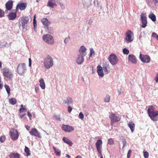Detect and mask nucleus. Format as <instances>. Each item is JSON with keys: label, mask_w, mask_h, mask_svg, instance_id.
<instances>
[{"label": "nucleus", "mask_w": 158, "mask_h": 158, "mask_svg": "<svg viewBox=\"0 0 158 158\" xmlns=\"http://www.w3.org/2000/svg\"><path fill=\"white\" fill-rule=\"evenodd\" d=\"M27 7V4L26 3H20L17 5L16 6V10L17 11L18 8H19L21 10H24Z\"/></svg>", "instance_id": "5701e85b"}, {"label": "nucleus", "mask_w": 158, "mask_h": 158, "mask_svg": "<svg viewBox=\"0 0 158 158\" xmlns=\"http://www.w3.org/2000/svg\"><path fill=\"white\" fill-rule=\"evenodd\" d=\"M85 56L78 55L76 60V63L78 64H81L83 63L84 61V57Z\"/></svg>", "instance_id": "f3484780"}, {"label": "nucleus", "mask_w": 158, "mask_h": 158, "mask_svg": "<svg viewBox=\"0 0 158 158\" xmlns=\"http://www.w3.org/2000/svg\"><path fill=\"white\" fill-rule=\"evenodd\" d=\"M76 158H82V157L80 155H78L76 156Z\"/></svg>", "instance_id": "0e129e2a"}, {"label": "nucleus", "mask_w": 158, "mask_h": 158, "mask_svg": "<svg viewBox=\"0 0 158 158\" xmlns=\"http://www.w3.org/2000/svg\"><path fill=\"white\" fill-rule=\"evenodd\" d=\"M55 119H56V120H60V118L58 116L55 115Z\"/></svg>", "instance_id": "5fc2aeb1"}, {"label": "nucleus", "mask_w": 158, "mask_h": 158, "mask_svg": "<svg viewBox=\"0 0 158 158\" xmlns=\"http://www.w3.org/2000/svg\"><path fill=\"white\" fill-rule=\"evenodd\" d=\"M41 21L43 24L46 27L49 26L51 24L50 22L49 21L47 18L42 19Z\"/></svg>", "instance_id": "b1692460"}, {"label": "nucleus", "mask_w": 158, "mask_h": 158, "mask_svg": "<svg viewBox=\"0 0 158 158\" xmlns=\"http://www.w3.org/2000/svg\"><path fill=\"white\" fill-rule=\"evenodd\" d=\"M44 41L48 44H53L54 40L53 37L50 35L46 34L44 35L42 37Z\"/></svg>", "instance_id": "20e7f679"}, {"label": "nucleus", "mask_w": 158, "mask_h": 158, "mask_svg": "<svg viewBox=\"0 0 158 158\" xmlns=\"http://www.w3.org/2000/svg\"><path fill=\"white\" fill-rule=\"evenodd\" d=\"M13 5V1L11 0L8 1L6 2L5 4L6 9L8 10H10L12 8Z\"/></svg>", "instance_id": "6ab92c4d"}, {"label": "nucleus", "mask_w": 158, "mask_h": 158, "mask_svg": "<svg viewBox=\"0 0 158 158\" xmlns=\"http://www.w3.org/2000/svg\"><path fill=\"white\" fill-rule=\"evenodd\" d=\"M10 136L12 140H17L19 136V133L17 130L15 129H11L10 131Z\"/></svg>", "instance_id": "423d86ee"}, {"label": "nucleus", "mask_w": 158, "mask_h": 158, "mask_svg": "<svg viewBox=\"0 0 158 158\" xmlns=\"http://www.w3.org/2000/svg\"><path fill=\"white\" fill-rule=\"evenodd\" d=\"M3 74L5 77L9 79H10L13 76L12 73L7 69L3 70Z\"/></svg>", "instance_id": "9d476101"}, {"label": "nucleus", "mask_w": 158, "mask_h": 158, "mask_svg": "<svg viewBox=\"0 0 158 158\" xmlns=\"http://www.w3.org/2000/svg\"><path fill=\"white\" fill-rule=\"evenodd\" d=\"M131 153V150H129L127 154V158H130Z\"/></svg>", "instance_id": "49530a36"}, {"label": "nucleus", "mask_w": 158, "mask_h": 158, "mask_svg": "<svg viewBox=\"0 0 158 158\" xmlns=\"http://www.w3.org/2000/svg\"><path fill=\"white\" fill-rule=\"evenodd\" d=\"M25 115H26V114H23L22 115H20L19 116H20V118H22Z\"/></svg>", "instance_id": "052dcab7"}, {"label": "nucleus", "mask_w": 158, "mask_h": 158, "mask_svg": "<svg viewBox=\"0 0 158 158\" xmlns=\"http://www.w3.org/2000/svg\"><path fill=\"white\" fill-rule=\"evenodd\" d=\"M114 143V141L113 139L110 138L109 139V144L112 145Z\"/></svg>", "instance_id": "8fccbe9b"}, {"label": "nucleus", "mask_w": 158, "mask_h": 158, "mask_svg": "<svg viewBox=\"0 0 158 158\" xmlns=\"http://www.w3.org/2000/svg\"><path fill=\"white\" fill-rule=\"evenodd\" d=\"M68 111L69 112V113H70L72 110V108L70 106H68Z\"/></svg>", "instance_id": "603ef678"}, {"label": "nucleus", "mask_w": 158, "mask_h": 158, "mask_svg": "<svg viewBox=\"0 0 158 158\" xmlns=\"http://www.w3.org/2000/svg\"><path fill=\"white\" fill-rule=\"evenodd\" d=\"M26 70V64L24 63H21L19 64L16 69L17 72L20 75H22L25 73Z\"/></svg>", "instance_id": "7ed1b4c3"}, {"label": "nucleus", "mask_w": 158, "mask_h": 158, "mask_svg": "<svg viewBox=\"0 0 158 158\" xmlns=\"http://www.w3.org/2000/svg\"><path fill=\"white\" fill-rule=\"evenodd\" d=\"M40 86L42 89H44L45 88V84L43 78L41 79L39 81Z\"/></svg>", "instance_id": "c85d7f7f"}, {"label": "nucleus", "mask_w": 158, "mask_h": 158, "mask_svg": "<svg viewBox=\"0 0 158 158\" xmlns=\"http://www.w3.org/2000/svg\"><path fill=\"white\" fill-rule=\"evenodd\" d=\"M123 146H124L126 144V141L125 139H124V141H123Z\"/></svg>", "instance_id": "e2e57ef3"}, {"label": "nucleus", "mask_w": 158, "mask_h": 158, "mask_svg": "<svg viewBox=\"0 0 158 158\" xmlns=\"http://www.w3.org/2000/svg\"><path fill=\"white\" fill-rule=\"evenodd\" d=\"M154 80L156 83L158 82V73H157L156 77H155Z\"/></svg>", "instance_id": "3c124183"}, {"label": "nucleus", "mask_w": 158, "mask_h": 158, "mask_svg": "<svg viewBox=\"0 0 158 158\" xmlns=\"http://www.w3.org/2000/svg\"><path fill=\"white\" fill-rule=\"evenodd\" d=\"M109 64L106 62L103 63V68L104 71H105L107 73H108V68Z\"/></svg>", "instance_id": "2f4dec72"}, {"label": "nucleus", "mask_w": 158, "mask_h": 158, "mask_svg": "<svg viewBox=\"0 0 158 158\" xmlns=\"http://www.w3.org/2000/svg\"><path fill=\"white\" fill-rule=\"evenodd\" d=\"M17 10H15L14 12H11L8 15V17L10 20H13L16 17V13Z\"/></svg>", "instance_id": "a211bd4d"}, {"label": "nucleus", "mask_w": 158, "mask_h": 158, "mask_svg": "<svg viewBox=\"0 0 158 158\" xmlns=\"http://www.w3.org/2000/svg\"><path fill=\"white\" fill-rule=\"evenodd\" d=\"M57 0H49L47 6L51 8H54L57 6Z\"/></svg>", "instance_id": "ddd939ff"}, {"label": "nucleus", "mask_w": 158, "mask_h": 158, "mask_svg": "<svg viewBox=\"0 0 158 158\" xmlns=\"http://www.w3.org/2000/svg\"><path fill=\"white\" fill-rule=\"evenodd\" d=\"M25 127L26 128V129L28 131L30 127V126H28V125L26 126Z\"/></svg>", "instance_id": "13d9d810"}, {"label": "nucleus", "mask_w": 158, "mask_h": 158, "mask_svg": "<svg viewBox=\"0 0 158 158\" xmlns=\"http://www.w3.org/2000/svg\"><path fill=\"white\" fill-rule=\"evenodd\" d=\"M44 65L46 68L49 69L53 65L52 58L50 56H48L44 60Z\"/></svg>", "instance_id": "f03ea898"}, {"label": "nucleus", "mask_w": 158, "mask_h": 158, "mask_svg": "<svg viewBox=\"0 0 158 158\" xmlns=\"http://www.w3.org/2000/svg\"><path fill=\"white\" fill-rule=\"evenodd\" d=\"M10 158H20L19 154L17 153L12 152L9 156Z\"/></svg>", "instance_id": "a878e982"}, {"label": "nucleus", "mask_w": 158, "mask_h": 158, "mask_svg": "<svg viewBox=\"0 0 158 158\" xmlns=\"http://www.w3.org/2000/svg\"><path fill=\"white\" fill-rule=\"evenodd\" d=\"M139 58L144 63H148L150 61V57L147 55H143L140 54Z\"/></svg>", "instance_id": "1a4fd4ad"}, {"label": "nucleus", "mask_w": 158, "mask_h": 158, "mask_svg": "<svg viewBox=\"0 0 158 158\" xmlns=\"http://www.w3.org/2000/svg\"><path fill=\"white\" fill-rule=\"evenodd\" d=\"M143 156L144 158H148L149 153L147 152H143Z\"/></svg>", "instance_id": "4c0bfd02"}, {"label": "nucleus", "mask_w": 158, "mask_h": 158, "mask_svg": "<svg viewBox=\"0 0 158 158\" xmlns=\"http://www.w3.org/2000/svg\"><path fill=\"white\" fill-rule=\"evenodd\" d=\"M141 18L142 22V27L143 28H145L147 26V18L145 15L142 14L141 15Z\"/></svg>", "instance_id": "4468645a"}, {"label": "nucleus", "mask_w": 158, "mask_h": 158, "mask_svg": "<svg viewBox=\"0 0 158 158\" xmlns=\"http://www.w3.org/2000/svg\"><path fill=\"white\" fill-rule=\"evenodd\" d=\"M128 60L133 64H136L137 62L136 58L133 55L130 54L128 56Z\"/></svg>", "instance_id": "4be33fe9"}, {"label": "nucleus", "mask_w": 158, "mask_h": 158, "mask_svg": "<svg viewBox=\"0 0 158 158\" xmlns=\"http://www.w3.org/2000/svg\"><path fill=\"white\" fill-rule=\"evenodd\" d=\"M102 141L100 139L98 140L96 143V147L99 154H101V152H102Z\"/></svg>", "instance_id": "9b49d317"}, {"label": "nucleus", "mask_w": 158, "mask_h": 158, "mask_svg": "<svg viewBox=\"0 0 158 158\" xmlns=\"http://www.w3.org/2000/svg\"><path fill=\"white\" fill-rule=\"evenodd\" d=\"M123 52L124 54L128 55L129 53V51L128 49L126 48H124L123 49Z\"/></svg>", "instance_id": "e433bc0d"}, {"label": "nucleus", "mask_w": 158, "mask_h": 158, "mask_svg": "<svg viewBox=\"0 0 158 158\" xmlns=\"http://www.w3.org/2000/svg\"><path fill=\"white\" fill-rule=\"evenodd\" d=\"M94 2L95 6L98 7V1L97 0H94Z\"/></svg>", "instance_id": "09e8293b"}, {"label": "nucleus", "mask_w": 158, "mask_h": 158, "mask_svg": "<svg viewBox=\"0 0 158 158\" xmlns=\"http://www.w3.org/2000/svg\"><path fill=\"white\" fill-rule=\"evenodd\" d=\"M62 140L64 143L68 144L69 146H72L73 143L72 141L67 138L64 137L62 139Z\"/></svg>", "instance_id": "bb28decb"}, {"label": "nucleus", "mask_w": 158, "mask_h": 158, "mask_svg": "<svg viewBox=\"0 0 158 158\" xmlns=\"http://www.w3.org/2000/svg\"><path fill=\"white\" fill-rule=\"evenodd\" d=\"M97 72L99 76L102 77L104 76L102 67L100 65H98L97 68Z\"/></svg>", "instance_id": "aec40b11"}, {"label": "nucleus", "mask_w": 158, "mask_h": 158, "mask_svg": "<svg viewBox=\"0 0 158 158\" xmlns=\"http://www.w3.org/2000/svg\"><path fill=\"white\" fill-rule=\"evenodd\" d=\"M25 152L26 153L27 156L30 155V149L28 147L26 146L25 148Z\"/></svg>", "instance_id": "f704fd0d"}, {"label": "nucleus", "mask_w": 158, "mask_h": 158, "mask_svg": "<svg viewBox=\"0 0 158 158\" xmlns=\"http://www.w3.org/2000/svg\"><path fill=\"white\" fill-rule=\"evenodd\" d=\"M3 87V84L2 83H0V89H2Z\"/></svg>", "instance_id": "680f3d73"}, {"label": "nucleus", "mask_w": 158, "mask_h": 158, "mask_svg": "<svg viewBox=\"0 0 158 158\" xmlns=\"http://www.w3.org/2000/svg\"><path fill=\"white\" fill-rule=\"evenodd\" d=\"M38 89H39V88L37 87L35 88V90L36 92H37V91L38 90Z\"/></svg>", "instance_id": "338daca9"}, {"label": "nucleus", "mask_w": 158, "mask_h": 158, "mask_svg": "<svg viewBox=\"0 0 158 158\" xmlns=\"http://www.w3.org/2000/svg\"><path fill=\"white\" fill-rule=\"evenodd\" d=\"M93 23V20L92 19H90L88 20L87 21V23L89 25L92 24Z\"/></svg>", "instance_id": "79ce46f5"}, {"label": "nucleus", "mask_w": 158, "mask_h": 158, "mask_svg": "<svg viewBox=\"0 0 158 158\" xmlns=\"http://www.w3.org/2000/svg\"><path fill=\"white\" fill-rule=\"evenodd\" d=\"M104 100L105 102H109V95H106L104 98Z\"/></svg>", "instance_id": "c03bdc74"}, {"label": "nucleus", "mask_w": 158, "mask_h": 158, "mask_svg": "<svg viewBox=\"0 0 158 158\" xmlns=\"http://www.w3.org/2000/svg\"><path fill=\"white\" fill-rule=\"evenodd\" d=\"M149 18L153 22L156 21V18L155 15L153 14H151L149 15Z\"/></svg>", "instance_id": "7c9ffc66"}, {"label": "nucleus", "mask_w": 158, "mask_h": 158, "mask_svg": "<svg viewBox=\"0 0 158 158\" xmlns=\"http://www.w3.org/2000/svg\"><path fill=\"white\" fill-rule=\"evenodd\" d=\"M110 118L111 119V125H113V123L119 121L121 119V116H116L114 114H111L110 116Z\"/></svg>", "instance_id": "0eeeda50"}, {"label": "nucleus", "mask_w": 158, "mask_h": 158, "mask_svg": "<svg viewBox=\"0 0 158 158\" xmlns=\"http://www.w3.org/2000/svg\"><path fill=\"white\" fill-rule=\"evenodd\" d=\"M27 115L29 117H31L32 116V115L31 113L29 112H27Z\"/></svg>", "instance_id": "4d7b16f0"}, {"label": "nucleus", "mask_w": 158, "mask_h": 158, "mask_svg": "<svg viewBox=\"0 0 158 158\" xmlns=\"http://www.w3.org/2000/svg\"><path fill=\"white\" fill-rule=\"evenodd\" d=\"M90 49V53L89 56V58L91 57L92 56L95 55L94 51L93 48H91Z\"/></svg>", "instance_id": "c9c22d12"}, {"label": "nucleus", "mask_w": 158, "mask_h": 158, "mask_svg": "<svg viewBox=\"0 0 158 158\" xmlns=\"http://www.w3.org/2000/svg\"><path fill=\"white\" fill-rule=\"evenodd\" d=\"M62 129L65 132H70L74 130L73 127L68 125H63L62 126Z\"/></svg>", "instance_id": "dca6fc26"}, {"label": "nucleus", "mask_w": 158, "mask_h": 158, "mask_svg": "<svg viewBox=\"0 0 158 158\" xmlns=\"http://www.w3.org/2000/svg\"><path fill=\"white\" fill-rule=\"evenodd\" d=\"M66 157L68 158H70V156L68 154H66Z\"/></svg>", "instance_id": "774afa93"}, {"label": "nucleus", "mask_w": 158, "mask_h": 158, "mask_svg": "<svg viewBox=\"0 0 158 158\" xmlns=\"http://www.w3.org/2000/svg\"><path fill=\"white\" fill-rule=\"evenodd\" d=\"M152 36L156 38L158 40V35L155 32L153 33L152 34Z\"/></svg>", "instance_id": "a19ab883"}, {"label": "nucleus", "mask_w": 158, "mask_h": 158, "mask_svg": "<svg viewBox=\"0 0 158 158\" xmlns=\"http://www.w3.org/2000/svg\"><path fill=\"white\" fill-rule=\"evenodd\" d=\"M31 135L41 138L40 133H39L37 130L35 128H32L31 131H29Z\"/></svg>", "instance_id": "2eb2a0df"}, {"label": "nucleus", "mask_w": 158, "mask_h": 158, "mask_svg": "<svg viewBox=\"0 0 158 158\" xmlns=\"http://www.w3.org/2000/svg\"><path fill=\"white\" fill-rule=\"evenodd\" d=\"M147 112L149 116L152 120L155 121L158 120V111L156 110L153 106L151 105L149 106Z\"/></svg>", "instance_id": "f257e3e1"}, {"label": "nucleus", "mask_w": 158, "mask_h": 158, "mask_svg": "<svg viewBox=\"0 0 158 158\" xmlns=\"http://www.w3.org/2000/svg\"><path fill=\"white\" fill-rule=\"evenodd\" d=\"M79 118L81 119L84 118V115L82 112H80L79 115Z\"/></svg>", "instance_id": "a18cd8bd"}, {"label": "nucleus", "mask_w": 158, "mask_h": 158, "mask_svg": "<svg viewBox=\"0 0 158 158\" xmlns=\"http://www.w3.org/2000/svg\"><path fill=\"white\" fill-rule=\"evenodd\" d=\"M4 11L0 9V18L4 16Z\"/></svg>", "instance_id": "ea45409f"}, {"label": "nucleus", "mask_w": 158, "mask_h": 158, "mask_svg": "<svg viewBox=\"0 0 158 158\" xmlns=\"http://www.w3.org/2000/svg\"><path fill=\"white\" fill-rule=\"evenodd\" d=\"M70 38L69 36H68V37L66 38L64 40V43L65 44H67L69 41L70 40Z\"/></svg>", "instance_id": "37998d69"}, {"label": "nucleus", "mask_w": 158, "mask_h": 158, "mask_svg": "<svg viewBox=\"0 0 158 158\" xmlns=\"http://www.w3.org/2000/svg\"><path fill=\"white\" fill-rule=\"evenodd\" d=\"M99 156L101 158H103L102 157V152H101V154H99Z\"/></svg>", "instance_id": "69168bd1"}, {"label": "nucleus", "mask_w": 158, "mask_h": 158, "mask_svg": "<svg viewBox=\"0 0 158 158\" xmlns=\"http://www.w3.org/2000/svg\"><path fill=\"white\" fill-rule=\"evenodd\" d=\"M118 59L116 56L114 54H112L109 56V61L113 65H115L117 63Z\"/></svg>", "instance_id": "6e6552de"}, {"label": "nucleus", "mask_w": 158, "mask_h": 158, "mask_svg": "<svg viewBox=\"0 0 158 158\" xmlns=\"http://www.w3.org/2000/svg\"><path fill=\"white\" fill-rule=\"evenodd\" d=\"M33 24L34 26L35 27V25H36V20H33Z\"/></svg>", "instance_id": "bf43d9fd"}, {"label": "nucleus", "mask_w": 158, "mask_h": 158, "mask_svg": "<svg viewBox=\"0 0 158 158\" xmlns=\"http://www.w3.org/2000/svg\"><path fill=\"white\" fill-rule=\"evenodd\" d=\"M73 101V100L71 97H69L67 98L66 100L64 101V102L68 106H70L72 103Z\"/></svg>", "instance_id": "393cba45"}, {"label": "nucleus", "mask_w": 158, "mask_h": 158, "mask_svg": "<svg viewBox=\"0 0 158 158\" xmlns=\"http://www.w3.org/2000/svg\"><path fill=\"white\" fill-rule=\"evenodd\" d=\"M31 58H29V66L31 67Z\"/></svg>", "instance_id": "864d4df0"}, {"label": "nucleus", "mask_w": 158, "mask_h": 158, "mask_svg": "<svg viewBox=\"0 0 158 158\" xmlns=\"http://www.w3.org/2000/svg\"><path fill=\"white\" fill-rule=\"evenodd\" d=\"M86 48L84 46H82L79 50V55L85 56L86 55Z\"/></svg>", "instance_id": "412c9836"}, {"label": "nucleus", "mask_w": 158, "mask_h": 158, "mask_svg": "<svg viewBox=\"0 0 158 158\" xmlns=\"http://www.w3.org/2000/svg\"><path fill=\"white\" fill-rule=\"evenodd\" d=\"M128 126L130 127L131 132H133L134 130L135 127V124L132 122H130L128 124Z\"/></svg>", "instance_id": "cd10ccee"}, {"label": "nucleus", "mask_w": 158, "mask_h": 158, "mask_svg": "<svg viewBox=\"0 0 158 158\" xmlns=\"http://www.w3.org/2000/svg\"><path fill=\"white\" fill-rule=\"evenodd\" d=\"M53 148L54 150L55 153L57 156H60L61 155L60 151L58 149L56 148V147L53 146Z\"/></svg>", "instance_id": "c756f323"}, {"label": "nucleus", "mask_w": 158, "mask_h": 158, "mask_svg": "<svg viewBox=\"0 0 158 158\" xmlns=\"http://www.w3.org/2000/svg\"><path fill=\"white\" fill-rule=\"evenodd\" d=\"M26 110V109L24 107H23L20 108L19 109V112L20 113H21L22 112H23L24 110Z\"/></svg>", "instance_id": "de8ad7c7"}, {"label": "nucleus", "mask_w": 158, "mask_h": 158, "mask_svg": "<svg viewBox=\"0 0 158 158\" xmlns=\"http://www.w3.org/2000/svg\"><path fill=\"white\" fill-rule=\"evenodd\" d=\"M21 19V24L23 28L24 29L25 28L26 24H27L28 22L29 21V19L28 17H23L21 18L20 20Z\"/></svg>", "instance_id": "f8f14e48"}, {"label": "nucleus", "mask_w": 158, "mask_h": 158, "mask_svg": "<svg viewBox=\"0 0 158 158\" xmlns=\"http://www.w3.org/2000/svg\"><path fill=\"white\" fill-rule=\"evenodd\" d=\"M4 87L7 93L8 94V95H10V88L9 87V86L6 84L4 85Z\"/></svg>", "instance_id": "72a5a7b5"}, {"label": "nucleus", "mask_w": 158, "mask_h": 158, "mask_svg": "<svg viewBox=\"0 0 158 158\" xmlns=\"http://www.w3.org/2000/svg\"><path fill=\"white\" fill-rule=\"evenodd\" d=\"M5 140V137L4 136H2L0 137V141L1 143H3Z\"/></svg>", "instance_id": "58836bf2"}, {"label": "nucleus", "mask_w": 158, "mask_h": 158, "mask_svg": "<svg viewBox=\"0 0 158 158\" xmlns=\"http://www.w3.org/2000/svg\"><path fill=\"white\" fill-rule=\"evenodd\" d=\"M60 7L62 10H64L65 8V6L63 4H61Z\"/></svg>", "instance_id": "6e6d98bb"}, {"label": "nucleus", "mask_w": 158, "mask_h": 158, "mask_svg": "<svg viewBox=\"0 0 158 158\" xmlns=\"http://www.w3.org/2000/svg\"><path fill=\"white\" fill-rule=\"evenodd\" d=\"M125 39L127 43H130L133 40L134 35L131 30H128L126 33Z\"/></svg>", "instance_id": "39448f33"}, {"label": "nucleus", "mask_w": 158, "mask_h": 158, "mask_svg": "<svg viewBox=\"0 0 158 158\" xmlns=\"http://www.w3.org/2000/svg\"><path fill=\"white\" fill-rule=\"evenodd\" d=\"M9 102L10 104L14 105L16 103V100L15 98H11L9 99Z\"/></svg>", "instance_id": "473e14b6"}]
</instances>
